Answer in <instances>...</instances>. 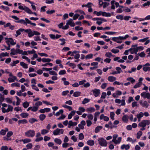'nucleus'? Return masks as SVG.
Returning a JSON list of instances; mask_svg holds the SVG:
<instances>
[{
    "label": "nucleus",
    "mask_w": 150,
    "mask_h": 150,
    "mask_svg": "<svg viewBox=\"0 0 150 150\" xmlns=\"http://www.w3.org/2000/svg\"><path fill=\"white\" fill-rule=\"evenodd\" d=\"M11 17L16 20L15 21V22L23 24L25 25H26V23L25 20L23 19L19 20L18 18L15 16H12Z\"/></svg>",
    "instance_id": "f257e3e1"
},
{
    "label": "nucleus",
    "mask_w": 150,
    "mask_h": 150,
    "mask_svg": "<svg viewBox=\"0 0 150 150\" xmlns=\"http://www.w3.org/2000/svg\"><path fill=\"white\" fill-rule=\"evenodd\" d=\"M98 143L102 146L105 147L107 146L108 142L103 137H101L98 139Z\"/></svg>",
    "instance_id": "f03ea898"
},
{
    "label": "nucleus",
    "mask_w": 150,
    "mask_h": 150,
    "mask_svg": "<svg viewBox=\"0 0 150 150\" xmlns=\"http://www.w3.org/2000/svg\"><path fill=\"white\" fill-rule=\"evenodd\" d=\"M35 131L33 130H29L25 132V135L28 137H33L35 135Z\"/></svg>",
    "instance_id": "7ed1b4c3"
},
{
    "label": "nucleus",
    "mask_w": 150,
    "mask_h": 150,
    "mask_svg": "<svg viewBox=\"0 0 150 150\" xmlns=\"http://www.w3.org/2000/svg\"><path fill=\"white\" fill-rule=\"evenodd\" d=\"M150 124V120H143L139 124L138 126L141 127H145L146 125H149Z\"/></svg>",
    "instance_id": "20e7f679"
},
{
    "label": "nucleus",
    "mask_w": 150,
    "mask_h": 150,
    "mask_svg": "<svg viewBox=\"0 0 150 150\" xmlns=\"http://www.w3.org/2000/svg\"><path fill=\"white\" fill-rule=\"evenodd\" d=\"M64 131V129H63L57 128L54 131L53 134L54 135H59L60 133L61 134H62L63 133Z\"/></svg>",
    "instance_id": "39448f33"
},
{
    "label": "nucleus",
    "mask_w": 150,
    "mask_h": 150,
    "mask_svg": "<svg viewBox=\"0 0 150 150\" xmlns=\"http://www.w3.org/2000/svg\"><path fill=\"white\" fill-rule=\"evenodd\" d=\"M141 96L142 97H143L144 98L150 99V93H149L143 92L141 94Z\"/></svg>",
    "instance_id": "423d86ee"
},
{
    "label": "nucleus",
    "mask_w": 150,
    "mask_h": 150,
    "mask_svg": "<svg viewBox=\"0 0 150 150\" xmlns=\"http://www.w3.org/2000/svg\"><path fill=\"white\" fill-rule=\"evenodd\" d=\"M150 66V64L148 63L146 64L143 66V69L144 71L146 72L147 71H150V67L149 66Z\"/></svg>",
    "instance_id": "0eeeda50"
},
{
    "label": "nucleus",
    "mask_w": 150,
    "mask_h": 150,
    "mask_svg": "<svg viewBox=\"0 0 150 150\" xmlns=\"http://www.w3.org/2000/svg\"><path fill=\"white\" fill-rule=\"evenodd\" d=\"M92 92L93 93L94 96L96 97L99 96L100 93V90L99 89H95L92 90Z\"/></svg>",
    "instance_id": "6e6552de"
},
{
    "label": "nucleus",
    "mask_w": 150,
    "mask_h": 150,
    "mask_svg": "<svg viewBox=\"0 0 150 150\" xmlns=\"http://www.w3.org/2000/svg\"><path fill=\"white\" fill-rule=\"evenodd\" d=\"M139 103L143 107L146 108H147L149 106V104L146 101H144L143 102L142 100H140Z\"/></svg>",
    "instance_id": "1a4fd4ad"
},
{
    "label": "nucleus",
    "mask_w": 150,
    "mask_h": 150,
    "mask_svg": "<svg viewBox=\"0 0 150 150\" xmlns=\"http://www.w3.org/2000/svg\"><path fill=\"white\" fill-rule=\"evenodd\" d=\"M118 37H114L112 38V40L115 42H116L118 43H121L122 41L120 40H123L122 39H120Z\"/></svg>",
    "instance_id": "9d476101"
},
{
    "label": "nucleus",
    "mask_w": 150,
    "mask_h": 150,
    "mask_svg": "<svg viewBox=\"0 0 150 150\" xmlns=\"http://www.w3.org/2000/svg\"><path fill=\"white\" fill-rule=\"evenodd\" d=\"M51 110L50 108H45L43 109H41L39 110L40 112L44 113L45 112H49Z\"/></svg>",
    "instance_id": "9b49d317"
},
{
    "label": "nucleus",
    "mask_w": 150,
    "mask_h": 150,
    "mask_svg": "<svg viewBox=\"0 0 150 150\" xmlns=\"http://www.w3.org/2000/svg\"><path fill=\"white\" fill-rule=\"evenodd\" d=\"M18 8L21 10H23L25 11L27 13L28 10H29V8L28 7L25 6L23 7L22 6L20 5L18 6Z\"/></svg>",
    "instance_id": "f8f14e48"
},
{
    "label": "nucleus",
    "mask_w": 150,
    "mask_h": 150,
    "mask_svg": "<svg viewBox=\"0 0 150 150\" xmlns=\"http://www.w3.org/2000/svg\"><path fill=\"white\" fill-rule=\"evenodd\" d=\"M120 148L122 150L125 149L126 150H127L129 149L130 146L129 144L127 145L123 144L121 146Z\"/></svg>",
    "instance_id": "ddd939ff"
},
{
    "label": "nucleus",
    "mask_w": 150,
    "mask_h": 150,
    "mask_svg": "<svg viewBox=\"0 0 150 150\" xmlns=\"http://www.w3.org/2000/svg\"><path fill=\"white\" fill-rule=\"evenodd\" d=\"M95 109L93 107H90L87 108L86 109V111L88 112H93L95 111Z\"/></svg>",
    "instance_id": "4468645a"
},
{
    "label": "nucleus",
    "mask_w": 150,
    "mask_h": 150,
    "mask_svg": "<svg viewBox=\"0 0 150 150\" xmlns=\"http://www.w3.org/2000/svg\"><path fill=\"white\" fill-rule=\"evenodd\" d=\"M101 15L103 16H106L107 17H110L111 16L110 13H106L105 12H103L102 11Z\"/></svg>",
    "instance_id": "2eb2a0df"
},
{
    "label": "nucleus",
    "mask_w": 150,
    "mask_h": 150,
    "mask_svg": "<svg viewBox=\"0 0 150 150\" xmlns=\"http://www.w3.org/2000/svg\"><path fill=\"white\" fill-rule=\"evenodd\" d=\"M23 30V28H20L17 30L16 32V34L15 35L16 37H17L19 35L21 34V32H23L22 30Z\"/></svg>",
    "instance_id": "dca6fc26"
},
{
    "label": "nucleus",
    "mask_w": 150,
    "mask_h": 150,
    "mask_svg": "<svg viewBox=\"0 0 150 150\" xmlns=\"http://www.w3.org/2000/svg\"><path fill=\"white\" fill-rule=\"evenodd\" d=\"M25 21L26 22V25L27 24H29L31 25H32L33 26H35L36 25V24L35 23H33L31 22V21H30L28 18H25Z\"/></svg>",
    "instance_id": "f3484780"
},
{
    "label": "nucleus",
    "mask_w": 150,
    "mask_h": 150,
    "mask_svg": "<svg viewBox=\"0 0 150 150\" xmlns=\"http://www.w3.org/2000/svg\"><path fill=\"white\" fill-rule=\"evenodd\" d=\"M108 80L110 82H112L116 80V78L112 76H110L108 77Z\"/></svg>",
    "instance_id": "a211bd4d"
},
{
    "label": "nucleus",
    "mask_w": 150,
    "mask_h": 150,
    "mask_svg": "<svg viewBox=\"0 0 150 150\" xmlns=\"http://www.w3.org/2000/svg\"><path fill=\"white\" fill-rule=\"evenodd\" d=\"M17 78L16 76H13L12 77H10L8 79V80L9 82L11 83L14 82L15 80Z\"/></svg>",
    "instance_id": "6ab92c4d"
},
{
    "label": "nucleus",
    "mask_w": 150,
    "mask_h": 150,
    "mask_svg": "<svg viewBox=\"0 0 150 150\" xmlns=\"http://www.w3.org/2000/svg\"><path fill=\"white\" fill-rule=\"evenodd\" d=\"M129 119V117L128 115H124L122 117V121L124 122H127L128 119Z\"/></svg>",
    "instance_id": "aec40b11"
},
{
    "label": "nucleus",
    "mask_w": 150,
    "mask_h": 150,
    "mask_svg": "<svg viewBox=\"0 0 150 150\" xmlns=\"http://www.w3.org/2000/svg\"><path fill=\"white\" fill-rule=\"evenodd\" d=\"M103 128V127L101 126H99L97 127L95 129V132L96 133L98 132L101 129Z\"/></svg>",
    "instance_id": "412c9836"
},
{
    "label": "nucleus",
    "mask_w": 150,
    "mask_h": 150,
    "mask_svg": "<svg viewBox=\"0 0 150 150\" xmlns=\"http://www.w3.org/2000/svg\"><path fill=\"white\" fill-rule=\"evenodd\" d=\"M28 123V121L25 119L19 120L18 121V124H25Z\"/></svg>",
    "instance_id": "4be33fe9"
},
{
    "label": "nucleus",
    "mask_w": 150,
    "mask_h": 150,
    "mask_svg": "<svg viewBox=\"0 0 150 150\" xmlns=\"http://www.w3.org/2000/svg\"><path fill=\"white\" fill-rule=\"evenodd\" d=\"M28 115L29 114L26 113L22 112L20 114L21 116L23 118L27 117Z\"/></svg>",
    "instance_id": "5701e85b"
},
{
    "label": "nucleus",
    "mask_w": 150,
    "mask_h": 150,
    "mask_svg": "<svg viewBox=\"0 0 150 150\" xmlns=\"http://www.w3.org/2000/svg\"><path fill=\"white\" fill-rule=\"evenodd\" d=\"M8 40V42H9L10 44L12 45H14L16 44V42H14L13 39L12 38H9Z\"/></svg>",
    "instance_id": "b1692460"
},
{
    "label": "nucleus",
    "mask_w": 150,
    "mask_h": 150,
    "mask_svg": "<svg viewBox=\"0 0 150 150\" xmlns=\"http://www.w3.org/2000/svg\"><path fill=\"white\" fill-rule=\"evenodd\" d=\"M20 65L24 68L27 69L28 68V64L24 62H20Z\"/></svg>",
    "instance_id": "393cba45"
},
{
    "label": "nucleus",
    "mask_w": 150,
    "mask_h": 150,
    "mask_svg": "<svg viewBox=\"0 0 150 150\" xmlns=\"http://www.w3.org/2000/svg\"><path fill=\"white\" fill-rule=\"evenodd\" d=\"M46 117V115L45 114H42L39 115V118L40 120L43 121L45 118Z\"/></svg>",
    "instance_id": "a878e982"
},
{
    "label": "nucleus",
    "mask_w": 150,
    "mask_h": 150,
    "mask_svg": "<svg viewBox=\"0 0 150 150\" xmlns=\"http://www.w3.org/2000/svg\"><path fill=\"white\" fill-rule=\"evenodd\" d=\"M81 93L80 92L76 91L74 93L73 96L75 97H78L80 96Z\"/></svg>",
    "instance_id": "bb28decb"
},
{
    "label": "nucleus",
    "mask_w": 150,
    "mask_h": 150,
    "mask_svg": "<svg viewBox=\"0 0 150 150\" xmlns=\"http://www.w3.org/2000/svg\"><path fill=\"white\" fill-rule=\"evenodd\" d=\"M21 141H22L24 144H25L30 142L31 141V140L29 139L26 138L22 139Z\"/></svg>",
    "instance_id": "cd10ccee"
},
{
    "label": "nucleus",
    "mask_w": 150,
    "mask_h": 150,
    "mask_svg": "<svg viewBox=\"0 0 150 150\" xmlns=\"http://www.w3.org/2000/svg\"><path fill=\"white\" fill-rule=\"evenodd\" d=\"M38 120L36 119L33 118H30L29 120V122L31 124H33L35 122H37Z\"/></svg>",
    "instance_id": "c85d7f7f"
},
{
    "label": "nucleus",
    "mask_w": 150,
    "mask_h": 150,
    "mask_svg": "<svg viewBox=\"0 0 150 150\" xmlns=\"http://www.w3.org/2000/svg\"><path fill=\"white\" fill-rule=\"evenodd\" d=\"M87 143L88 145L92 146L94 144V142L93 140H89L87 142Z\"/></svg>",
    "instance_id": "c756f323"
},
{
    "label": "nucleus",
    "mask_w": 150,
    "mask_h": 150,
    "mask_svg": "<svg viewBox=\"0 0 150 150\" xmlns=\"http://www.w3.org/2000/svg\"><path fill=\"white\" fill-rule=\"evenodd\" d=\"M42 61L44 62H49L51 61V59L49 58H43L42 59Z\"/></svg>",
    "instance_id": "7c9ffc66"
},
{
    "label": "nucleus",
    "mask_w": 150,
    "mask_h": 150,
    "mask_svg": "<svg viewBox=\"0 0 150 150\" xmlns=\"http://www.w3.org/2000/svg\"><path fill=\"white\" fill-rule=\"evenodd\" d=\"M127 81H130L131 83H134L135 81V80L133 79L132 77H130L127 78Z\"/></svg>",
    "instance_id": "2f4dec72"
},
{
    "label": "nucleus",
    "mask_w": 150,
    "mask_h": 150,
    "mask_svg": "<svg viewBox=\"0 0 150 150\" xmlns=\"http://www.w3.org/2000/svg\"><path fill=\"white\" fill-rule=\"evenodd\" d=\"M54 141L56 143L59 144H60L62 143L61 140L59 139L55 138L54 139Z\"/></svg>",
    "instance_id": "473e14b6"
},
{
    "label": "nucleus",
    "mask_w": 150,
    "mask_h": 150,
    "mask_svg": "<svg viewBox=\"0 0 150 150\" xmlns=\"http://www.w3.org/2000/svg\"><path fill=\"white\" fill-rule=\"evenodd\" d=\"M29 105V103L27 101L24 102L23 104V105L24 108H26L28 107Z\"/></svg>",
    "instance_id": "72a5a7b5"
},
{
    "label": "nucleus",
    "mask_w": 150,
    "mask_h": 150,
    "mask_svg": "<svg viewBox=\"0 0 150 150\" xmlns=\"http://www.w3.org/2000/svg\"><path fill=\"white\" fill-rule=\"evenodd\" d=\"M63 110L62 109L60 110L59 111L57 112L54 115L57 116H59L60 114H62L63 112Z\"/></svg>",
    "instance_id": "f704fd0d"
},
{
    "label": "nucleus",
    "mask_w": 150,
    "mask_h": 150,
    "mask_svg": "<svg viewBox=\"0 0 150 150\" xmlns=\"http://www.w3.org/2000/svg\"><path fill=\"white\" fill-rule=\"evenodd\" d=\"M90 100V99L87 98H85L82 101V103L83 104H85L88 103Z\"/></svg>",
    "instance_id": "c9c22d12"
},
{
    "label": "nucleus",
    "mask_w": 150,
    "mask_h": 150,
    "mask_svg": "<svg viewBox=\"0 0 150 150\" xmlns=\"http://www.w3.org/2000/svg\"><path fill=\"white\" fill-rule=\"evenodd\" d=\"M10 54L13 55L16 54V49L15 50L14 48L11 49V50Z\"/></svg>",
    "instance_id": "e433bc0d"
},
{
    "label": "nucleus",
    "mask_w": 150,
    "mask_h": 150,
    "mask_svg": "<svg viewBox=\"0 0 150 150\" xmlns=\"http://www.w3.org/2000/svg\"><path fill=\"white\" fill-rule=\"evenodd\" d=\"M144 116V113L142 112H140L139 114L137 115V117L138 119H140L141 117H142Z\"/></svg>",
    "instance_id": "4c0bfd02"
},
{
    "label": "nucleus",
    "mask_w": 150,
    "mask_h": 150,
    "mask_svg": "<svg viewBox=\"0 0 150 150\" xmlns=\"http://www.w3.org/2000/svg\"><path fill=\"white\" fill-rule=\"evenodd\" d=\"M101 11H100L99 12L96 11H94L93 12V13L94 14L96 15L97 16H100L101 15Z\"/></svg>",
    "instance_id": "58836bf2"
},
{
    "label": "nucleus",
    "mask_w": 150,
    "mask_h": 150,
    "mask_svg": "<svg viewBox=\"0 0 150 150\" xmlns=\"http://www.w3.org/2000/svg\"><path fill=\"white\" fill-rule=\"evenodd\" d=\"M142 132L141 131H139L137 134V138L138 139H139L140 137L142 135Z\"/></svg>",
    "instance_id": "ea45409f"
},
{
    "label": "nucleus",
    "mask_w": 150,
    "mask_h": 150,
    "mask_svg": "<svg viewBox=\"0 0 150 150\" xmlns=\"http://www.w3.org/2000/svg\"><path fill=\"white\" fill-rule=\"evenodd\" d=\"M55 12V11L54 10H48L46 11V13L47 14L51 15Z\"/></svg>",
    "instance_id": "a19ab883"
},
{
    "label": "nucleus",
    "mask_w": 150,
    "mask_h": 150,
    "mask_svg": "<svg viewBox=\"0 0 150 150\" xmlns=\"http://www.w3.org/2000/svg\"><path fill=\"white\" fill-rule=\"evenodd\" d=\"M8 108L6 110V111H8V112L9 111H12L13 108V107L10 105H8Z\"/></svg>",
    "instance_id": "79ce46f5"
},
{
    "label": "nucleus",
    "mask_w": 150,
    "mask_h": 150,
    "mask_svg": "<svg viewBox=\"0 0 150 150\" xmlns=\"http://www.w3.org/2000/svg\"><path fill=\"white\" fill-rule=\"evenodd\" d=\"M33 32V30L32 31L31 30L30 31L29 33H28V35L29 37L30 38L34 36V33Z\"/></svg>",
    "instance_id": "37998d69"
},
{
    "label": "nucleus",
    "mask_w": 150,
    "mask_h": 150,
    "mask_svg": "<svg viewBox=\"0 0 150 150\" xmlns=\"http://www.w3.org/2000/svg\"><path fill=\"white\" fill-rule=\"evenodd\" d=\"M19 61L18 60H17L16 61H13L12 63H11V65L12 67H13L16 65V64L19 63Z\"/></svg>",
    "instance_id": "c03bdc74"
},
{
    "label": "nucleus",
    "mask_w": 150,
    "mask_h": 150,
    "mask_svg": "<svg viewBox=\"0 0 150 150\" xmlns=\"http://www.w3.org/2000/svg\"><path fill=\"white\" fill-rule=\"evenodd\" d=\"M116 70L117 71V74H120L121 72H122L121 68L119 67H117L115 68Z\"/></svg>",
    "instance_id": "a18cd8bd"
},
{
    "label": "nucleus",
    "mask_w": 150,
    "mask_h": 150,
    "mask_svg": "<svg viewBox=\"0 0 150 150\" xmlns=\"http://www.w3.org/2000/svg\"><path fill=\"white\" fill-rule=\"evenodd\" d=\"M11 86H17L19 87L20 86V84L18 83H14L11 84Z\"/></svg>",
    "instance_id": "49530a36"
},
{
    "label": "nucleus",
    "mask_w": 150,
    "mask_h": 150,
    "mask_svg": "<svg viewBox=\"0 0 150 150\" xmlns=\"http://www.w3.org/2000/svg\"><path fill=\"white\" fill-rule=\"evenodd\" d=\"M59 40L62 42V43H60L61 45H64L66 43L65 40L64 38H60Z\"/></svg>",
    "instance_id": "de8ad7c7"
},
{
    "label": "nucleus",
    "mask_w": 150,
    "mask_h": 150,
    "mask_svg": "<svg viewBox=\"0 0 150 150\" xmlns=\"http://www.w3.org/2000/svg\"><path fill=\"white\" fill-rule=\"evenodd\" d=\"M79 139L80 140L83 139L84 138V136L82 133H80L79 135Z\"/></svg>",
    "instance_id": "09e8293b"
},
{
    "label": "nucleus",
    "mask_w": 150,
    "mask_h": 150,
    "mask_svg": "<svg viewBox=\"0 0 150 150\" xmlns=\"http://www.w3.org/2000/svg\"><path fill=\"white\" fill-rule=\"evenodd\" d=\"M115 115V114L113 112H111L110 113V117L112 120H113L115 119L114 118Z\"/></svg>",
    "instance_id": "8fccbe9b"
},
{
    "label": "nucleus",
    "mask_w": 150,
    "mask_h": 150,
    "mask_svg": "<svg viewBox=\"0 0 150 150\" xmlns=\"http://www.w3.org/2000/svg\"><path fill=\"white\" fill-rule=\"evenodd\" d=\"M66 73V71L64 70H60L59 73V75H63L65 74Z\"/></svg>",
    "instance_id": "3c124183"
},
{
    "label": "nucleus",
    "mask_w": 150,
    "mask_h": 150,
    "mask_svg": "<svg viewBox=\"0 0 150 150\" xmlns=\"http://www.w3.org/2000/svg\"><path fill=\"white\" fill-rule=\"evenodd\" d=\"M48 132V131L45 129H43L41 131V134L42 135H44L47 133Z\"/></svg>",
    "instance_id": "603ef678"
},
{
    "label": "nucleus",
    "mask_w": 150,
    "mask_h": 150,
    "mask_svg": "<svg viewBox=\"0 0 150 150\" xmlns=\"http://www.w3.org/2000/svg\"><path fill=\"white\" fill-rule=\"evenodd\" d=\"M129 36L128 35H126L125 37L123 36H119V38L120 39H122L123 40H125L126 38H128Z\"/></svg>",
    "instance_id": "864d4df0"
},
{
    "label": "nucleus",
    "mask_w": 150,
    "mask_h": 150,
    "mask_svg": "<svg viewBox=\"0 0 150 150\" xmlns=\"http://www.w3.org/2000/svg\"><path fill=\"white\" fill-rule=\"evenodd\" d=\"M26 146L28 149H29L32 148L33 145L31 143H28L26 145Z\"/></svg>",
    "instance_id": "5fc2aeb1"
},
{
    "label": "nucleus",
    "mask_w": 150,
    "mask_h": 150,
    "mask_svg": "<svg viewBox=\"0 0 150 150\" xmlns=\"http://www.w3.org/2000/svg\"><path fill=\"white\" fill-rule=\"evenodd\" d=\"M50 74L52 75H57V73L54 71H50L49 72Z\"/></svg>",
    "instance_id": "6e6d98bb"
},
{
    "label": "nucleus",
    "mask_w": 150,
    "mask_h": 150,
    "mask_svg": "<svg viewBox=\"0 0 150 150\" xmlns=\"http://www.w3.org/2000/svg\"><path fill=\"white\" fill-rule=\"evenodd\" d=\"M116 33L115 32L112 31L105 32L104 33L109 35H112Z\"/></svg>",
    "instance_id": "4d7b16f0"
},
{
    "label": "nucleus",
    "mask_w": 150,
    "mask_h": 150,
    "mask_svg": "<svg viewBox=\"0 0 150 150\" xmlns=\"http://www.w3.org/2000/svg\"><path fill=\"white\" fill-rule=\"evenodd\" d=\"M123 11L126 12H129L131 11V10L127 7H125V9H123Z\"/></svg>",
    "instance_id": "13d9d810"
},
{
    "label": "nucleus",
    "mask_w": 150,
    "mask_h": 150,
    "mask_svg": "<svg viewBox=\"0 0 150 150\" xmlns=\"http://www.w3.org/2000/svg\"><path fill=\"white\" fill-rule=\"evenodd\" d=\"M13 134V133L12 131L8 132L6 134V137L8 138H9Z\"/></svg>",
    "instance_id": "bf43d9fd"
},
{
    "label": "nucleus",
    "mask_w": 150,
    "mask_h": 150,
    "mask_svg": "<svg viewBox=\"0 0 150 150\" xmlns=\"http://www.w3.org/2000/svg\"><path fill=\"white\" fill-rule=\"evenodd\" d=\"M31 86L32 87L33 89L35 90L36 91H38L39 89L38 87H37L36 85L34 84L32 85Z\"/></svg>",
    "instance_id": "052dcab7"
},
{
    "label": "nucleus",
    "mask_w": 150,
    "mask_h": 150,
    "mask_svg": "<svg viewBox=\"0 0 150 150\" xmlns=\"http://www.w3.org/2000/svg\"><path fill=\"white\" fill-rule=\"evenodd\" d=\"M116 18L117 19L122 20L123 19V16L122 15H117L116 16Z\"/></svg>",
    "instance_id": "680f3d73"
},
{
    "label": "nucleus",
    "mask_w": 150,
    "mask_h": 150,
    "mask_svg": "<svg viewBox=\"0 0 150 150\" xmlns=\"http://www.w3.org/2000/svg\"><path fill=\"white\" fill-rule=\"evenodd\" d=\"M38 107L34 106L33 107H32L31 110L33 112H36L38 110Z\"/></svg>",
    "instance_id": "e2e57ef3"
},
{
    "label": "nucleus",
    "mask_w": 150,
    "mask_h": 150,
    "mask_svg": "<svg viewBox=\"0 0 150 150\" xmlns=\"http://www.w3.org/2000/svg\"><path fill=\"white\" fill-rule=\"evenodd\" d=\"M79 16V15L77 13H76L74 14L73 17V19L74 20H76L77 19L78 17Z\"/></svg>",
    "instance_id": "0e129e2a"
},
{
    "label": "nucleus",
    "mask_w": 150,
    "mask_h": 150,
    "mask_svg": "<svg viewBox=\"0 0 150 150\" xmlns=\"http://www.w3.org/2000/svg\"><path fill=\"white\" fill-rule=\"evenodd\" d=\"M139 55L141 57H143L145 56L146 54L144 53V52H142L140 53H138Z\"/></svg>",
    "instance_id": "69168bd1"
},
{
    "label": "nucleus",
    "mask_w": 150,
    "mask_h": 150,
    "mask_svg": "<svg viewBox=\"0 0 150 150\" xmlns=\"http://www.w3.org/2000/svg\"><path fill=\"white\" fill-rule=\"evenodd\" d=\"M106 96V93L105 92H103L102 93V95L100 97L101 98L104 99L105 98Z\"/></svg>",
    "instance_id": "338daca9"
},
{
    "label": "nucleus",
    "mask_w": 150,
    "mask_h": 150,
    "mask_svg": "<svg viewBox=\"0 0 150 150\" xmlns=\"http://www.w3.org/2000/svg\"><path fill=\"white\" fill-rule=\"evenodd\" d=\"M66 117V116L62 114L61 116L59 118H57V120H63Z\"/></svg>",
    "instance_id": "774afa93"
}]
</instances>
